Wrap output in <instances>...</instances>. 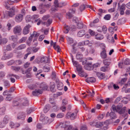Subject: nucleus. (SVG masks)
<instances>
[{
  "instance_id": "f257e3e1",
  "label": "nucleus",
  "mask_w": 130,
  "mask_h": 130,
  "mask_svg": "<svg viewBox=\"0 0 130 130\" xmlns=\"http://www.w3.org/2000/svg\"><path fill=\"white\" fill-rule=\"evenodd\" d=\"M122 106L123 105L121 104H119L116 106L113 105L111 107V109L114 112H117L120 115H122L125 112L126 108L125 107L122 108Z\"/></svg>"
},
{
  "instance_id": "f03ea898",
  "label": "nucleus",
  "mask_w": 130,
  "mask_h": 130,
  "mask_svg": "<svg viewBox=\"0 0 130 130\" xmlns=\"http://www.w3.org/2000/svg\"><path fill=\"white\" fill-rule=\"evenodd\" d=\"M109 124V121L108 120H106L104 122H96L95 127L97 128H99L104 126L105 125H108Z\"/></svg>"
},
{
  "instance_id": "7ed1b4c3",
  "label": "nucleus",
  "mask_w": 130,
  "mask_h": 130,
  "mask_svg": "<svg viewBox=\"0 0 130 130\" xmlns=\"http://www.w3.org/2000/svg\"><path fill=\"white\" fill-rule=\"evenodd\" d=\"M76 116V112L72 113L71 114L70 113H68L66 115V117L67 118H70L72 120H74L75 119Z\"/></svg>"
},
{
  "instance_id": "20e7f679",
  "label": "nucleus",
  "mask_w": 130,
  "mask_h": 130,
  "mask_svg": "<svg viewBox=\"0 0 130 130\" xmlns=\"http://www.w3.org/2000/svg\"><path fill=\"white\" fill-rule=\"evenodd\" d=\"M13 63H15L16 65H20L22 64V61L20 60H16L14 61L13 60L7 63V64L8 65H11Z\"/></svg>"
},
{
  "instance_id": "39448f33",
  "label": "nucleus",
  "mask_w": 130,
  "mask_h": 130,
  "mask_svg": "<svg viewBox=\"0 0 130 130\" xmlns=\"http://www.w3.org/2000/svg\"><path fill=\"white\" fill-rule=\"evenodd\" d=\"M22 30L21 28L20 25L15 26L14 28L13 32L15 34H18Z\"/></svg>"
},
{
  "instance_id": "423d86ee",
  "label": "nucleus",
  "mask_w": 130,
  "mask_h": 130,
  "mask_svg": "<svg viewBox=\"0 0 130 130\" xmlns=\"http://www.w3.org/2000/svg\"><path fill=\"white\" fill-rule=\"evenodd\" d=\"M31 35L32 36L33 38L34 37L35 38V39H34L33 42H35V44L37 45V42L36 39L39 36V34L38 33L34 31L33 32L32 34Z\"/></svg>"
},
{
  "instance_id": "0eeeda50",
  "label": "nucleus",
  "mask_w": 130,
  "mask_h": 130,
  "mask_svg": "<svg viewBox=\"0 0 130 130\" xmlns=\"http://www.w3.org/2000/svg\"><path fill=\"white\" fill-rule=\"evenodd\" d=\"M23 15L19 14L17 15L15 18L16 22H21L23 19Z\"/></svg>"
},
{
  "instance_id": "6e6552de",
  "label": "nucleus",
  "mask_w": 130,
  "mask_h": 130,
  "mask_svg": "<svg viewBox=\"0 0 130 130\" xmlns=\"http://www.w3.org/2000/svg\"><path fill=\"white\" fill-rule=\"evenodd\" d=\"M70 124L69 121H65L63 122H61L60 124V126L61 128H64L65 130H66L67 127H68Z\"/></svg>"
},
{
  "instance_id": "1a4fd4ad",
  "label": "nucleus",
  "mask_w": 130,
  "mask_h": 130,
  "mask_svg": "<svg viewBox=\"0 0 130 130\" xmlns=\"http://www.w3.org/2000/svg\"><path fill=\"white\" fill-rule=\"evenodd\" d=\"M57 83V89L59 90H62L63 88V84L62 83L59 82L58 80H57L56 81Z\"/></svg>"
},
{
  "instance_id": "9d476101",
  "label": "nucleus",
  "mask_w": 130,
  "mask_h": 130,
  "mask_svg": "<svg viewBox=\"0 0 130 130\" xmlns=\"http://www.w3.org/2000/svg\"><path fill=\"white\" fill-rule=\"evenodd\" d=\"M75 9L73 8L72 9H70L69 11L67 13V14L70 18L72 17V14L74 13L75 12Z\"/></svg>"
},
{
  "instance_id": "9b49d317",
  "label": "nucleus",
  "mask_w": 130,
  "mask_h": 130,
  "mask_svg": "<svg viewBox=\"0 0 130 130\" xmlns=\"http://www.w3.org/2000/svg\"><path fill=\"white\" fill-rule=\"evenodd\" d=\"M31 26L28 25L26 26L24 28L23 30V33L24 35H26L28 34L29 32V28Z\"/></svg>"
},
{
  "instance_id": "f8f14e48",
  "label": "nucleus",
  "mask_w": 130,
  "mask_h": 130,
  "mask_svg": "<svg viewBox=\"0 0 130 130\" xmlns=\"http://www.w3.org/2000/svg\"><path fill=\"white\" fill-rule=\"evenodd\" d=\"M40 61L41 63H46L50 62L49 59L46 57H44L41 58V59Z\"/></svg>"
},
{
  "instance_id": "ddd939ff",
  "label": "nucleus",
  "mask_w": 130,
  "mask_h": 130,
  "mask_svg": "<svg viewBox=\"0 0 130 130\" xmlns=\"http://www.w3.org/2000/svg\"><path fill=\"white\" fill-rule=\"evenodd\" d=\"M42 91L40 89H36L32 92V94L34 96H37L42 93Z\"/></svg>"
},
{
  "instance_id": "4468645a",
  "label": "nucleus",
  "mask_w": 130,
  "mask_h": 130,
  "mask_svg": "<svg viewBox=\"0 0 130 130\" xmlns=\"http://www.w3.org/2000/svg\"><path fill=\"white\" fill-rule=\"evenodd\" d=\"M96 74L98 78L100 79H102L105 77V74L104 73L99 72H97Z\"/></svg>"
},
{
  "instance_id": "2eb2a0df",
  "label": "nucleus",
  "mask_w": 130,
  "mask_h": 130,
  "mask_svg": "<svg viewBox=\"0 0 130 130\" xmlns=\"http://www.w3.org/2000/svg\"><path fill=\"white\" fill-rule=\"evenodd\" d=\"M100 56L102 58L104 59L107 58V55L106 53V51L105 50H103L100 53Z\"/></svg>"
},
{
  "instance_id": "dca6fc26",
  "label": "nucleus",
  "mask_w": 130,
  "mask_h": 130,
  "mask_svg": "<svg viewBox=\"0 0 130 130\" xmlns=\"http://www.w3.org/2000/svg\"><path fill=\"white\" fill-rule=\"evenodd\" d=\"M78 74L79 76L82 77H86L88 76L87 74L83 70L78 72Z\"/></svg>"
},
{
  "instance_id": "f3484780",
  "label": "nucleus",
  "mask_w": 130,
  "mask_h": 130,
  "mask_svg": "<svg viewBox=\"0 0 130 130\" xmlns=\"http://www.w3.org/2000/svg\"><path fill=\"white\" fill-rule=\"evenodd\" d=\"M86 34L85 31L84 29L80 30L78 32L77 34V36L79 37L83 36Z\"/></svg>"
},
{
  "instance_id": "a211bd4d",
  "label": "nucleus",
  "mask_w": 130,
  "mask_h": 130,
  "mask_svg": "<svg viewBox=\"0 0 130 130\" xmlns=\"http://www.w3.org/2000/svg\"><path fill=\"white\" fill-rule=\"evenodd\" d=\"M115 112L111 111L110 113L108 112L106 114V116H108L109 115L111 119H115L117 118L116 115L114 112Z\"/></svg>"
},
{
  "instance_id": "6ab92c4d",
  "label": "nucleus",
  "mask_w": 130,
  "mask_h": 130,
  "mask_svg": "<svg viewBox=\"0 0 130 130\" xmlns=\"http://www.w3.org/2000/svg\"><path fill=\"white\" fill-rule=\"evenodd\" d=\"M95 78L94 77L88 78L86 80V82L88 83H94L96 81Z\"/></svg>"
},
{
  "instance_id": "aec40b11",
  "label": "nucleus",
  "mask_w": 130,
  "mask_h": 130,
  "mask_svg": "<svg viewBox=\"0 0 130 130\" xmlns=\"http://www.w3.org/2000/svg\"><path fill=\"white\" fill-rule=\"evenodd\" d=\"M25 117V114L23 112H21L19 113L17 116V119H20L24 120Z\"/></svg>"
},
{
  "instance_id": "412c9836",
  "label": "nucleus",
  "mask_w": 130,
  "mask_h": 130,
  "mask_svg": "<svg viewBox=\"0 0 130 130\" xmlns=\"http://www.w3.org/2000/svg\"><path fill=\"white\" fill-rule=\"evenodd\" d=\"M91 66L90 63L86 64L84 66V68L86 70H90L93 69L92 67Z\"/></svg>"
},
{
  "instance_id": "4be33fe9",
  "label": "nucleus",
  "mask_w": 130,
  "mask_h": 130,
  "mask_svg": "<svg viewBox=\"0 0 130 130\" xmlns=\"http://www.w3.org/2000/svg\"><path fill=\"white\" fill-rule=\"evenodd\" d=\"M125 9V6L123 4H122L120 9V14L121 15L124 14V11Z\"/></svg>"
},
{
  "instance_id": "5701e85b",
  "label": "nucleus",
  "mask_w": 130,
  "mask_h": 130,
  "mask_svg": "<svg viewBox=\"0 0 130 130\" xmlns=\"http://www.w3.org/2000/svg\"><path fill=\"white\" fill-rule=\"evenodd\" d=\"M76 57L77 59L80 60V61H81L83 59V55L81 53L78 52L76 54Z\"/></svg>"
},
{
  "instance_id": "b1692460",
  "label": "nucleus",
  "mask_w": 130,
  "mask_h": 130,
  "mask_svg": "<svg viewBox=\"0 0 130 130\" xmlns=\"http://www.w3.org/2000/svg\"><path fill=\"white\" fill-rule=\"evenodd\" d=\"M70 29V28L69 26L66 25L64 26L63 32L64 33H67Z\"/></svg>"
},
{
  "instance_id": "393cba45",
  "label": "nucleus",
  "mask_w": 130,
  "mask_h": 130,
  "mask_svg": "<svg viewBox=\"0 0 130 130\" xmlns=\"http://www.w3.org/2000/svg\"><path fill=\"white\" fill-rule=\"evenodd\" d=\"M103 62L105 66H109V65L111 63V62L107 59H105L103 61Z\"/></svg>"
},
{
  "instance_id": "a878e982",
  "label": "nucleus",
  "mask_w": 130,
  "mask_h": 130,
  "mask_svg": "<svg viewBox=\"0 0 130 130\" xmlns=\"http://www.w3.org/2000/svg\"><path fill=\"white\" fill-rule=\"evenodd\" d=\"M43 69L45 72H47L49 71L50 68L48 65L46 64L43 67Z\"/></svg>"
},
{
  "instance_id": "bb28decb",
  "label": "nucleus",
  "mask_w": 130,
  "mask_h": 130,
  "mask_svg": "<svg viewBox=\"0 0 130 130\" xmlns=\"http://www.w3.org/2000/svg\"><path fill=\"white\" fill-rule=\"evenodd\" d=\"M22 105L24 106H27L28 105V101L26 99H23L22 100Z\"/></svg>"
},
{
  "instance_id": "cd10ccee",
  "label": "nucleus",
  "mask_w": 130,
  "mask_h": 130,
  "mask_svg": "<svg viewBox=\"0 0 130 130\" xmlns=\"http://www.w3.org/2000/svg\"><path fill=\"white\" fill-rule=\"evenodd\" d=\"M8 77H9L11 82L12 83H14L15 82V79L13 78V74H9L8 75Z\"/></svg>"
},
{
  "instance_id": "c85d7f7f",
  "label": "nucleus",
  "mask_w": 130,
  "mask_h": 130,
  "mask_svg": "<svg viewBox=\"0 0 130 130\" xmlns=\"http://www.w3.org/2000/svg\"><path fill=\"white\" fill-rule=\"evenodd\" d=\"M4 86L6 88H9L10 85L9 82L7 80H5L4 82Z\"/></svg>"
},
{
  "instance_id": "c756f323",
  "label": "nucleus",
  "mask_w": 130,
  "mask_h": 130,
  "mask_svg": "<svg viewBox=\"0 0 130 130\" xmlns=\"http://www.w3.org/2000/svg\"><path fill=\"white\" fill-rule=\"evenodd\" d=\"M109 69V66H106L102 67L101 68L100 70L102 71L105 72L107 71Z\"/></svg>"
},
{
  "instance_id": "7c9ffc66",
  "label": "nucleus",
  "mask_w": 130,
  "mask_h": 130,
  "mask_svg": "<svg viewBox=\"0 0 130 130\" xmlns=\"http://www.w3.org/2000/svg\"><path fill=\"white\" fill-rule=\"evenodd\" d=\"M127 80V78H122L121 80L119 83V84L121 86H122L124 84V83Z\"/></svg>"
},
{
  "instance_id": "2f4dec72",
  "label": "nucleus",
  "mask_w": 130,
  "mask_h": 130,
  "mask_svg": "<svg viewBox=\"0 0 130 130\" xmlns=\"http://www.w3.org/2000/svg\"><path fill=\"white\" fill-rule=\"evenodd\" d=\"M26 47V45L25 44H21L17 48V50H21L25 48Z\"/></svg>"
},
{
  "instance_id": "473e14b6",
  "label": "nucleus",
  "mask_w": 130,
  "mask_h": 130,
  "mask_svg": "<svg viewBox=\"0 0 130 130\" xmlns=\"http://www.w3.org/2000/svg\"><path fill=\"white\" fill-rule=\"evenodd\" d=\"M95 38L98 40H101L103 39V37L101 35L98 34L95 36Z\"/></svg>"
},
{
  "instance_id": "72a5a7b5",
  "label": "nucleus",
  "mask_w": 130,
  "mask_h": 130,
  "mask_svg": "<svg viewBox=\"0 0 130 130\" xmlns=\"http://www.w3.org/2000/svg\"><path fill=\"white\" fill-rule=\"evenodd\" d=\"M5 110V107L0 108V115H4Z\"/></svg>"
},
{
  "instance_id": "f704fd0d",
  "label": "nucleus",
  "mask_w": 130,
  "mask_h": 130,
  "mask_svg": "<svg viewBox=\"0 0 130 130\" xmlns=\"http://www.w3.org/2000/svg\"><path fill=\"white\" fill-rule=\"evenodd\" d=\"M50 107L49 105H47L45 106L43 109L44 112L45 113H46L50 109Z\"/></svg>"
},
{
  "instance_id": "c9c22d12",
  "label": "nucleus",
  "mask_w": 130,
  "mask_h": 130,
  "mask_svg": "<svg viewBox=\"0 0 130 130\" xmlns=\"http://www.w3.org/2000/svg\"><path fill=\"white\" fill-rule=\"evenodd\" d=\"M72 61L74 66L76 67L80 64L78 62L76 61H74L73 58H72Z\"/></svg>"
},
{
  "instance_id": "e433bc0d",
  "label": "nucleus",
  "mask_w": 130,
  "mask_h": 130,
  "mask_svg": "<svg viewBox=\"0 0 130 130\" xmlns=\"http://www.w3.org/2000/svg\"><path fill=\"white\" fill-rule=\"evenodd\" d=\"M11 69L15 71H18L21 69V68L19 67H15L14 66H11Z\"/></svg>"
},
{
  "instance_id": "4c0bfd02",
  "label": "nucleus",
  "mask_w": 130,
  "mask_h": 130,
  "mask_svg": "<svg viewBox=\"0 0 130 130\" xmlns=\"http://www.w3.org/2000/svg\"><path fill=\"white\" fill-rule=\"evenodd\" d=\"M52 20L51 19H48L46 22H44L43 24H46L47 26H49L52 23Z\"/></svg>"
},
{
  "instance_id": "58836bf2",
  "label": "nucleus",
  "mask_w": 130,
  "mask_h": 130,
  "mask_svg": "<svg viewBox=\"0 0 130 130\" xmlns=\"http://www.w3.org/2000/svg\"><path fill=\"white\" fill-rule=\"evenodd\" d=\"M84 45V42H80L78 43V46L81 49H82V51H84L85 50V49L83 47H81V46H83Z\"/></svg>"
},
{
  "instance_id": "ea45409f",
  "label": "nucleus",
  "mask_w": 130,
  "mask_h": 130,
  "mask_svg": "<svg viewBox=\"0 0 130 130\" xmlns=\"http://www.w3.org/2000/svg\"><path fill=\"white\" fill-rule=\"evenodd\" d=\"M77 23V28L78 29H81L83 27V23L82 22H79Z\"/></svg>"
},
{
  "instance_id": "a19ab883",
  "label": "nucleus",
  "mask_w": 130,
  "mask_h": 130,
  "mask_svg": "<svg viewBox=\"0 0 130 130\" xmlns=\"http://www.w3.org/2000/svg\"><path fill=\"white\" fill-rule=\"evenodd\" d=\"M10 40L13 41H16L17 39V36H12L9 38Z\"/></svg>"
},
{
  "instance_id": "79ce46f5",
  "label": "nucleus",
  "mask_w": 130,
  "mask_h": 130,
  "mask_svg": "<svg viewBox=\"0 0 130 130\" xmlns=\"http://www.w3.org/2000/svg\"><path fill=\"white\" fill-rule=\"evenodd\" d=\"M9 125L11 127V128H14L16 127H18L20 126V125L19 124L18 126H15V125L14 124L13 122H11L9 123Z\"/></svg>"
},
{
  "instance_id": "37998d69",
  "label": "nucleus",
  "mask_w": 130,
  "mask_h": 130,
  "mask_svg": "<svg viewBox=\"0 0 130 130\" xmlns=\"http://www.w3.org/2000/svg\"><path fill=\"white\" fill-rule=\"evenodd\" d=\"M8 118L7 116H5L3 119V122L4 123L6 124H7L8 121Z\"/></svg>"
},
{
  "instance_id": "c03bdc74",
  "label": "nucleus",
  "mask_w": 130,
  "mask_h": 130,
  "mask_svg": "<svg viewBox=\"0 0 130 130\" xmlns=\"http://www.w3.org/2000/svg\"><path fill=\"white\" fill-rule=\"evenodd\" d=\"M7 13H8L9 16L10 17H13L14 15L15 12L10 11H6Z\"/></svg>"
},
{
  "instance_id": "a18cd8bd",
  "label": "nucleus",
  "mask_w": 130,
  "mask_h": 130,
  "mask_svg": "<svg viewBox=\"0 0 130 130\" xmlns=\"http://www.w3.org/2000/svg\"><path fill=\"white\" fill-rule=\"evenodd\" d=\"M67 40L68 43L69 44H71L73 43V39L71 38H67Z\"/></svg>"
},
{
  "instance_id": "49530a36",
  "label": "nucleus",
  "mask_w": 130,
  "mask_h": 130,
  "mask_svg": "<svg viewBox=\"0 0 130 130\" xmlns=\"http://www.w3.org/2000/svg\"><path fill=\"white\" fill-rule=\"evenodd\" d=\"M64 116V114L62 113H58L56 116L57 118H61L63 117Z\"/></svg>"
},
{
  "instance_id": "de8ad7c7",
  "label": "nucleus",
  "mask_w": 130,
  "mask_h": 130,
  "mask_svg": "<svg viewBox=\"0 0 130 130\" xmlns=\"http://www.w3.org/2000/svg\"><path fill=\"white\" fill-rule=\"evenodd\" d=\"M55 85H51L50 88V90L52 92H54L56 91V90L55 89Z\"/></svg>"
},
{
  "instance_id": "09e8293b",
  "label": "nucleus",
  "mask_w": 130,
  "mask_h": 130,
  "mask_svg": "<svg viewBox=\"0 0 130 130\" xmlns=\"http://www.w3.org/2000/svg\"><path fill=\"white\" fill-rule=\"evenodd\" d=\"M40 49V47H33L32 50L34 53H36L38 52Z\"/></svg>"
},
{
  "instance_id": "8fccbe9b",
  "label": "nucleus",
  "mask_w": 130,
  "mask_h": 130,
  "mask_svg": "<svg viewBox=\"0 0 130 130\" xmlns=\"http://www.w3.org/2000/svg\"><path fill=\"white\" fill-rule=\"evenodd\" d=\"M130 86V78L128 79V80L127 83L125 84L123 87V88H126L128 86Z\"/></svg>"
},
{
  "instance_id": "3c124183",
  "label": "nucleus",
  "mask_w": 130,
  "mask_h": 130,
  "mask_svg": "<svg viewBox=\"0 0 130 130\" xmlns=\"http://www.w3.org/2000/svg\"><path fill=\"white\" fill-rule=\"evenodd\" d=\"M111 18V15L110 14H107L104 17V19L106 20H109Z\"/></svg>"
},
{
  "instance_id": "603ef678",
  "label": "nucleus",
  "mask_w": 130,
  "mask_h": 130,
  "mask_svg": "<svg viewBox=\"0 0 130 130\" xmlns=\"http://www.w3.org/2000/svg\"><path fill=\"white\" fill-rule=\"evenodd\" d=\"M27 38L26 37H22L19 41V42L21 43L24 42L26 40Z\"/></svg>"
},
{
  "instance_id": "864d4df0",
  "label": "nucleus",
  "mask_w": 130,
  "mask_h": 130,
  "mask_svg": "<svg viewBox=\"0 0 130 130\" xmlns=\"http://www.w3.org/2000/svg\"><path fill=\"white\" fill-rule=\"evenodd\" d=\"M31 19V17L30 15H27L25 18V20L27 22H28L30 21Z\"/></svg>"
},
{
  "instance_id": "5fc2aeb1",
  "label": "nucleus",
  "mask_w": 130,
  "mask_h": 130,
  "mask_svg": "<svg viewBox=\"0 0 130 130\" xmlns=\"http://www.w3.org/2000/svg\"><path fill=\"white\" fill-rule=\"evenodd\" d=\"M124 63L126 65L129 64H130V60L128 58H126L124 61Z\"/></svg>"
},
{
  "instance_id": "6e6d98bb",
  "label": "nucleus",
  "mask_w": 130,
  "mask_h": 130,
  "mask_svg": "<svg viewBox=\"0 0 130 130\" xmlns=\"http://www.w3.org/2000/svg\"><path fill=\"white\" fill-rule=\"evenodd\" d=\"M76 68V70L78 72L82 70V67L80 64H79Z\"/></svg>"
},
{
  "instance_id": "4d7b16f0",
  "label": "nucleus",
  "mask_w": 130,
  "mask_h": 130,
  "mask_svg": "<svg viewBox=\"0 0 130 130\" xmlns=\"http://www.w3.org/2000/svg\"><path fill=\"white\" fill-rule=\"evenodd\" d=\"M76 68V70L78 72L82 70V67L80 64H79Z\"/></svg>"
},
{
  "instance_id": "13d9d810",
  "label": "nucleus",
  "mask_w": 130,
  "mask_h": 130,
  "mask_svg": "<svg viewBox=\"0 0 130 130\" xmlns=\"http://www.w3.org/2000/svg\"><path fill=\"white\" fill-rule=\"evenodd\" d=\"M54 5L55 7H58L59 3L58 2V1L57 0H55L54 2Z\"/></svg>"
},
{
  "instance_id": "bf43d9fd",
  "label": "nucleus",
  "mask_w": 130,
  "mask_h": 130,
  "mask_svg": "<svg viewBox=\"0 0 130 130\" xmlns=\"http://www.w3.org/2000/svg\"><path fill=\"white\" fill-rule=\"evenodd\" d=\"M88 32L91 36H93L95 35V32L91 29L89 30Z\"/></svg>"
},
{
  "instance_id": "052dcab7",
  "label": "nucleus",
  "mask_w": 130,
  "mask_h": 130,
  "mask_svg": "<svg viewBox=\"0 0 130 130\" xmlns=\"http://www.w3.org/2000/svg\"><path fill=\"white\" fill-rule=\"evenodd\" d=\"M50 17V16L48 15H45L43 17L42 19L44 21H46L47 19Z\"/></svg>"
},
{
  "instance_id": "680f3d73",
  "label": "nucleus",
  "mask_w": 130,
  "mask_h": 130,
  "mask_svg": "<svg viewBox=\"0 0 130 130\" xmlns=\"http://www.w3.org/2000/svg\"><path fill=\"white\" fill-rule=\"evenodd\" d=\"M85 6L84 4H82L80 6L79 9L80 11H82L85 9Z\"/></svg>"
},
{
  "instance_id": "e2e57ef3",
  "label": "nucleus",
  "mask_w": 130,
  "mask_h": 130,
  "mask_svg": "<svg viewBox=\"0 0 130 130\" xmlns=\"http://www.w3.org/2000/svg\"><path fill=\"white\" fill-rule=\"evenodd\" d=\"M67 103L68 102L66 100L63 99L62 101V105L65 106L67 104Z\"/></svg>"
},
{
  "instance_id": "0e129e2a",
  "label": "nucleus",
  "mask_w": 130,
  "mask_h": 130,
  "mask_svg": "<svg viewBox=\"0 0 130 130\" xmlns=\"http://www.w3.org/2000/svg\"><path fill=\"white\" fill-rule=\"evenodd\" d=\"M100 64L99 63H96L94 64L93 65V68H96L98 67H100Z\"/></svg>"
},
{
  "instance_id": "69168bd1",
  "label": "nucleus",
  "mask_w": 130,
  "mask_h": 130,
  "mask_svg": "<svg viewBox=\"0 0 130 130\" xmlns=\"http://www.w3.org/2000/svg\"><path fill=\"white\" fill-rule=\"evenodd\" d=\"M12 98L11 97V95H8L7 96L6 98V100L10 101L12 99Z\"/></svg>"
},
{
  "instance_id": "338daca9",
  "label": "nucleus",
  "mask_w": 130,
  "mask_h": 130,
  "mask_svg": "<svg viewBox=\"0 0 130 130\" xmlns=\"http://www.w3.org/2000/svg\"><path fill=\"white\" fill-rule=\"evenodd\" d=\"M45 36L44 35H41L39 37V40L40 41H41L44 38Z\"/></svg>"
},
{
  "instance_id": "774afa93",
  "label": "nucleus",
  "mask_w": 130,
  "mask_h": 130,
  "mask_svg": "<svg viewBox=\"0 0 130 130\" xmlns=\"http://www.w3.org/2000/svg\"><path fill=\"white\" fill-rule=\"evenodd\" d=\"M30 65V63L27 62L24 64V67L26 69L29 67Z\"/></svg>"
}]
</instances>
